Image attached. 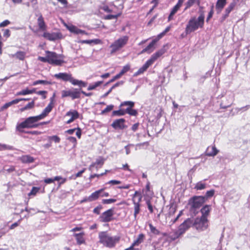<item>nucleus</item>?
<instances>
[{"mask_svg": "<svg viewBox=\"0 0 250 250\" xmlns=\"http://www.w3.org/2000/svg\"><path fill=\"white\" fill-rule=\"evenodd\" d=\"M99 243L104 246L112 248L115 247L119 243L120 237L119 236H111L106 231H101L99 233Z\"/></svg>", "mask_w": 250, "mask_h": 250, "instance_id": "1", "label": "nucleus"}, {"mask_svg": "<svg viewBox=\"0 0 250 250\" xmlns=\"http://www.w3.org/2000/svg\"><path fill=\"white\" fill-rule=\"evenodd\" d=\"M205 16L203 12L201 13L198 18L192 17L187 25L185 32L187 34L191 33L197 30L199 28H202L204 24Z\"/></svg>", "mask_w": 250, "mask_h": 250, "instance_id": "2", "label": "nucleus"}, {"mask_svg": "<svg viewBox=\"0 0 250 250\" xmlns=\"http://www.w3.org/2000/svg\"><path fill=\"white\" fill-rule=\"evenodd\" d=\"M41 120L40 117L38 115L29 117L26 118L24 122L18 124L16 126V129L19 132L23 133L24 132L23 129L25 128H36L39 125L38 122Z\"/></svg>", "mask_w": 250, "mask_h": 250, "instance_id": "3", "label": "nucleus"}, {"mask_svg": "<svg viewBox=\"0 0 250 250\" xmlns=\"http://www.w3.org/2000/svg\"><path fill=\"white\" fill-rule=\"evenodd\" d=\"M193 220L191 218H188L181 224L178 230H176L171 235V238L175 240L183 234L188 229L193 226Z\"/></svg>", "mask_w": 250, "mask_h": 250, "instance_id": "4", "label": "nucleus"}, {"mask_svg": "<svg viewBox=\"0 0 250 250\" xmlns=\"http://www.w3.org/2000/svg\"><path fill=\"white\" fill-rule=\"evenodd\" d=\"M46 54H48V63L55 65H61L63 62L64 56L62 55H58L54 52L46 51Z\"/></svg>", "mask_w": 250, "mask_h": 250, "instance_id": "5", "label": "nucleus"}, {"mask_svg": "<svg viewBox=\"0 0 250 250\" xmlns=\"http://www.w3.org/2000/svg\"><path fill=\"white\" fill-rule=\"evenodd\" d=\"M128 37L124 36L115 41L110 46L111 53H114L123 48L127 42Z\"/></svg>", "mask_w": 250, "mask_h": 250, "instance_id": "6", "label": "nucleus"}, {"mask_svg": "<svg viewBox=\"0 0 250 250\" xmlns=\"http://www.w3.org/2000/svg\"><path fill=\"white\" fill-rule=\"evenodd\" d=\"M205 202V197L202 196H195L189 201L191 208L196 209L200 208Z\"/></svg>", "mask_w": 250, "mask_h": 250, "instance_id": "7", "label": "nucleus"}, {"mask_svg": "<svg viewBox=\"0 0 250 250\" xmlns=\"http://www.w3.org/2000/svg\"><path fill=\"white\" fill-rule=\"evenodd\" d=\"M208 219L204 217L197 218L193 221V227L199 231L206 229L208 227Z\"/></svg>", "mask_w": 250, "mask_h": 250, "instance_id": "8", "label": "nucleus"}, {"mask_svg": "<svg viewBox=\"0 0 250 250\" xmlns=\"http://www.w3.org/2000/svg\"><path fill=\"white\" fill-rule=\"evenodd\" d=\"M70 97L72 100L80 98L81 97V90L73 88V90H62V97Z\"/></svg>", "mask_w": 250, "mask_h": 250, "instance_id": "9", "label": "nucleus"}, {"mask_svg": "<svg viewBox=\"0 0 250 250\" xmlns=\"http://www.w3.org/2000/svg\"><path fill=\"white\" fill-rule=\"evenodd\" d=\"M114 210L110 208L104 212L99 217L100 221L104 223H107L113 220Z\"/></svg>", "mask_w": 250, "mask_h": 250, "instance_id": "10", "label": "nucleus"}, {"mask_svg": "<svg viewBox=\"0 0 250 250\" xmlns=\"http://www.w3.org/2000/svg\"><path fill=\"white\" fill-rule=\"evenodd\" d=\"M125 120L123 118L115 120L111 124V126L115 129H123L126 128L125 125Z\"/></svg>", "mask_w": 250, "mask_h": 250, "instance_id": "11", "label": "nucleus"}, {"mask_svg": "<svg viewBox=\"0 0 250 250\" xmlns=\"http://www.w3.org/2000/svg\"><path fill=\"white\" fill-rule=\"evenodd\" d=\"M165 49L162 48L156 53H154L146 62L151 65L154 62L157 60L159 57L163 55L165 53Z\"/></svg>", "mask_w": 250, "mask_h": 250, "instance_id": "12", "label": "nucleus"}, {"mask_svg": "<svg viewBox=\"0 0 250 250\" xmlns=\"http://www.w3.org/2000/svg\"><path fill=\"white\" fill-rule=\"evenodd\" d=\"M62 35L60 33H48V32H44L43 33V36L50 40V41H55L57 39H59L61 38Z\"/></svg>", "mask_w": 250, "mask_h": 250, "instance_id": "13", "label": "nucleus"}, {"mask_svg": "<svg viewBox=\"0 0 250 250\" xmlns=\"http://www.w3.org/2000/svg\"><path fill=\"white\" fill-rule=\"evenodd\" d=\"M184 2V0H178L177 4L173 7L170 13L168 16V20L169 21H171L174 15L178 11L179 8L181 7Z\"/></svg>", "mask_w": 250, "mask_h": 250, "instance_id": "14", "label": "nucleus"}, {"mask_svg": "<svg viewBox=\"0 0 250 250\" xmlns=\"http://www.w3.org/2000/svg\"><path fill=\"white\" fill-rule=\"evenodd\" d=\"M219 152L218 150L215 147V145L209 146L206 149V155L209 157H214L216 156Z\"/></svg>", "mask_w": 250, "mask_h": 250, "instance_id": "15", "label": "nucleus"}, {"mask_svg": "<svg viewBox=\"0 0 250 250\" xmlns=\"http://www.w3.org/2000/svg\"><path fill=\"white\" fill-rule=\"evenodd\" d=\"M66 116L70 117V119L68 120L66 123L69 124L73 122L75 119H78L79 117V114L76 110H72L67 112L66 114Z\"/></svg>", "mask_w": 250, "mask_h": 250, "instance_id": "16", "label": "nucleus"}, {"mask_svg": "<svg viewBox=\"0 0 250 250\" xmlns=\"http://www.w3.org/2000/svg\"><path fill=\"white\" fill-rule=\"evenodd\" d=\"M72 75L71 74H68L66 73H59L58 74H56L54 75V77L59 80H62L63 81H70V78L71 77Z\"/></svg>", "mask_w": 250, "mask_h": 250, "instance_id": "17", "label": "nucleus"}, {"mask_svg": "<svg viewBox=\"0 0 250 250\" xmlns=\"http://www.w3.org/2000/svg\"><path fill=\"white\" fill-rule=\"evenodd\" d=\"M236 3L232 2L230 3L229 5L225 9V14L222 17L221 21H224L229 15L231 11L234 9Z\"/></svg>", "mask_w": 250, "mask_h": 250, "instance_id": "18", "label": "nucleus"}, {"mask_svg": "<svg viewBox=\"0 0 250 250\" xmlns=\"http://www.w3.org/2000/svg\"><path fill=\"white\" fill-rule=\"evenodd\" d=\"M66 27L67 29L72 33H74L76 34H86L85 31L80 29L75 26L71 25L67 26Z\"/></svg>", "mask_w": 250, "mask_h": 250, "instance_id": "19", "label": "nucleus"}, {"mask_svg": "<svg viewBox=\"0 0 250 250\" xmlns=\"http://www.w3.org/2000/svg\"><path fill=\"white\" fill-rule=\"evenodd\" d=\"M227 3V0H217L215 8L217 13H220Z\"/></svg>", "mask_w": 250, "mask_h": 250, "instance_id": "20", "label": "nucleus"}, {"mask_svg": "<svg viewBox=\"0 0 250 250\" xmlns=\"http://www.w3.org/2000/svg\"><path fill=\"white\" fill-rule=\"evenodd\" d=\"M103 191V189H99L92 193L89 197H88L89 202L97 200L100 197V193H102Z\"/></svg>", "mask_w": 250, "mask_h": 250, "instance_id": "21", "label": "nucleus"}, {"mask_svg": "<svg viewBox=\"0 0 250 250\" xmlns=\"http://www.w3.org/2000/svg\"><path fill=\"white\" fill-rule=\"evenodd\" d=\"M69 82L74 85H78L80 87H85L86 86V83L85 82L81 80L75 79L72 76Z\"/></svg>", "mask_w": 250, "mask_h": 250, "instance_id": "22", "label": "nucleus"}, {"mask_svg": "<svg viewBox=\"0 0 250 250\" xmlns=\"http://www.w3.org/2000/svg\"><path fill=\"white\" fill-rule=\"evenodd\" d=\"M142 196L140 192L138 191H136L132 197V201L133 204L135 203H138L140 204V202L142 201Z\"/></svg>", "mask_w": 250, "mask_h": 250, "instance_id": "23", "label": "nucleus"}, {"mask_svg": "<svg viewBox=\"0 0 250 250\" xmlns=\"http://www.w3.org/2000/svg\"><path fill=\"white\" fill-rule=\"evenodd\" d=\"M156 41L153 40L147 47H146L141 51V53H144L145 52L150 53L151 52H152L154 50V46L156 43Z\"/></svg>", "mask_w": 250, "mask_h": 250, "instance_id": "24", "label": "nucleus"}, {"mask_svg": "<svg viewBox=\"0 0 250 250\" xmlns=\"http://www.w3.org/2000/svg\"><path fill=\"white\" fill-rule=\"evenodd\" d=\"M84 233L81 232L79 233H74L73 236L75 237L77 243L79 245L84 243L85 240L83 238Z\"/></svg>", "mask_w": 250, "mask_h": 250, "instance_id": "25", "label": "nucleus"}, {"mask_svg": "<svg viewBox=\"0 0 250 250\" xmlns=\"http://www.w3.org/2000/svg\"><path fill=\"white\" fill-rule=\"evenodd\" d=\"M145 239V235L143 233H141L139 234L137 238L133 242L132 245L130 246L132 247V248H134L135 246H138L141 243H142Z\"/></svg>", "mask_w": 250, "mask_h": 250, "instance_id": "26", "label": "nucleus"}, {"mask_svg": "<svg viewBox=\"0 0 250 250\" xmlns=\"http://www.w3.org/2000/svg\"><path fill=\"white\" fill-rule=\"evenodd\" d=\"M150 66V65L146 62V63L134 74V76H137L143 73Z\"/></svg>", "mask_w": 250, "mask_h": 250, "instance_id": "27", "label": "nucleus"}, {"mask_svg": "<svg viewBox=\"0 0 250 250\" xmlns=\"http://www.w3.org/2000/svg\"><path fill=\"white\" fill-rule=\"evenodd\" d=\"M211 207L209 205H206L201 209V212L202 213V216L201 217L205 218V219H207V216L209 214V213L210 211Z\"/></svg>", "mask_w": 250, "mask_h": 250, "instance_id": "28", "label": "nucleus"}, {"mask_svg": "<svg viewBox=\"0 0 250 250\" xmlns=\"http://www.w3.org/2000/svg\"><path fill=\"white\" fill-rule=\"evenodd\" d=\"M54 106L48 104V105L44 109L42 114L38 115L40 117L41 120L46 117L48 114L51 111Z\"/></svg>", "mask_w": 250, "mask_h": 250, "instance_id": "29", "label": "nucleus"}, {"mask_svg": "<svg viewBox=\"0 0 250 250\" xmlns=\"http://www.w3.org/2000/svg\"><path fill=\"white\" fill-rule=\"evenodd\" d=\"M20 160L23 163H31L34 162V158L29 155H23Z\"/></svg>", "mask_w": 250, "mask_h": 250, "instance_id": "30", "label": "nucleus"}, {"mask_svg": "<svg viewBox=\"0 0 250 250\" xmlns=\"http://www.w3.org/2000/svg\"><path fill=\"white\" fill-rule=\"evenodd\" d=\"M11 57H16L20 60H23L25 57V53L22 51H19L14 54L10 55Z\"/></svg>", "mask_w": 250, "mask_h": 250, "instance_id": "31", "label": "nucleus"}, {"mask_svg": "<svg viewBox=\"0 0 250 250\" xmlns=\"http://www.w3.org/2000/svg\"><path fill=\"white\" fill-rule=\"evenodd\" d=\"M100 40L99 39H94V40H82L80 41V42L82 43H86L90 44L92 43L94 44H99L100 42Z\"/></svg>", "mask_w": 250, "mask_h": 250, "instance_id": "32", "label": "nucleus"}, {"mask_svg": "<svg viewBox=\"0 0 250 250\" xmlns=\"http://www.w3.org/2000/svg\"><path fill=\"white\" fill-rule=\"evenodd\" d=\"M104 164V160L102 158L98 159L96 160L95 163L92 164L89 167V169L90 170H92V168L95 167V165H100L102 166Z\"/></svg>", "mask_w": 250, "mask_h": 250, "instance_id": "33", "label": "nucleus"}, {"mask_svg": "<svg viewBox=\"0 0 250 250\" xmlns=\"http://www.w3.org/2000/svg\"><path fill=\"white\" fill-rule=\"evenodd\" d=\"M103 81H98L95 83L93 84H90L87 88L88 90H92L95 89L96 87L99 86L102 83Z\"/></svg>", "mask_w": 250, "mask_h": 250, "instance_id": "34", "label": "nucleus"}, {"mask_svg": "<svg viewBox=\"0 0 250 250\" xmlns=\"http://www.w3.org/2000/svg\"><path fill=\"white\" fill-rule=\"evenodd\" d=\"M38 22L39 28L42 30H44L45 23L42 16H41L38 19Z\"/></svg>", "mask_w": 250, "mask_h": 250, "instance_id": "35", "label": "nucleus"}, {"mask_svg": "<svg viewBox=\"0 0 250 250\" xmlns=\"http://www.w3.org/2000/svg\"><path fill=\"white\" fill-rule=\"evenodd\" d=\"M133 205L134 208V219H136L137 214H139L140 211V204L135 203V204Z\"/></svg>", "mask_w": 250, "mask_h": 250, "instance_id": "36", "label": "nucleus"}, {"mask_svg": "<svg viewBox=\"0 0 250 250\" xmlns=\"http://www.w3.org/2000/svg\"><path fill=\"white\" fill-rule=\"evenodd\" d=\"M126 114L125 109H120L118 110H114L112 112V116H123Z\"/></svg>", "mask_w": 250, "mask_h": 250, "instance_id": "37", "label": "nucleus"}, {"mask_svg": "<svg viewBox=\"0 0 250 250\" xmlns=\"http://www.w3.org/2000/svg\"><path fill=\"white\" fill-rule=\"evenodd\" d=\"M206 188V184L203 183L202 181L198 182L195 187V188L197 190H202L205 189Z\"/></svg>", "mask_w": 250, "mask_h": 250, "instance_id": "38", "label": "nucleus"}, {"mask_svg": "<svg viewBox=\"0 0 250 250\" xmlns=\"http://www.w3.org/2000/svg\"><path fill=\"white\" fill-rule=\"evenodd\" d=\"M131 108L132 107H127L125 109L126 113H128L131 116H136L138 114L137 111L135 109H132Z\"/></svg>", "mask_w": 250, "mask_h": 250, "instance_id": "39", "label": "nucleus"}, {"mask_svg": "<svg viewBox=\"0 0 250 250\" xmlns=\"http://www.w3.org/2000/svg\"><path fill=\"white\" fill-rule=\"evenodd\" d=\"M34 102L33 101L30 103H29L27 105H26L23 107L21 108V111H23L25 110L29 109L32 108L34 106Z\"/></svg>", "mask_w": 250, "mask_h": 250, "instance_id": "40", "label": "nucleus"}, {"mask_svg": "<svg viewBox=\"0 0 250 250\" xmlns=\"http://www.w3.org/2000/svg\"><path fill=\"white\" fill-rule=\"evenodd\" d=\"M39 84L47 85L50 84V83L45 80H37L33 82V85H36Z\"/></svg>", "mask_w": 250, "mask_h": 250, "instance_id": "41", "label": "nucleus"}, {"mask_svg": "<svg viewBox=\"0 0 250 250\" xmlns=\"http://www.w3.org/2000/svg\"><path fill=\"white\" fill-rule=\"evenodd\" d=\"M13 146L5 144H0V151L5 150H12Z\"/></svg>", "mask_w": 250, "mask_h": 250, "instance_id": "42", "label": "nucleus"}, {"mask_svg": "<svg viewBox=\"0 0 250 250\" xmlns=\"http://www.w3.org/2000/svg\"><path fill=\"white\" fill-rule=\"evenodd\" d=\"M130 69V66L128 64H127L123 67L120 72L119 74L121 77L125 73L127 72Z\"/></svg>", "mask_w": 250, "mask_h": 250, "instance_id": "43", "label": "nucleus"}, {"mask_svg": "<svg viewBox=\"0 0 250 250\" xmlns=\"http://www.w3.org/2000/svg\"><path fill=\"white\" fill-rule=\"evenodd\" d=\"M149 227L150 228V231L156 235H158L160 233V231L151 224H149Z\"/></svg>", "mask_w": 250, "mask_h": 250, "instance_id": "44", "label": "nucleus"}, {"mask_svg": "<svg viewBox=\"0 0 250 250\" xmlns=\"http://www.w3.org/2000/svg\"><path fill=\"white\" fill-rule=\"evenodd\" d=\"M215 193V190L214 189H211L208 191H207L205 196H204L205 197V201L208 198L211 197L213 196L214 194Z\"/></svg>", "mask_w": 250, "mask_h": 250, "instance_id": "45", "label": "nucleus"}, {"mask_svg": "<svg viewBox=\"0 0 250 250\" xmlns=\"http://www.w3.org/2000/svg\"><path fill=\"white\" fill-rule=\"evenodd\" d=\"M128 106V107H132L134 105V103L131 101H125L121 103L120 106Z\"/></svg>", "mask_w": 250, "mask_h": 250, "instance_id": "46", "label": "nucleus"}, {"mask_svg": "<svg viewBox=\"0 0 250 250\" xmlns=\"http://www.w3.org/2000/svg\"><path fill=\"white\" fill-rule=\"evenodd\" d=\"M113 107H114V105L112 104L107 105L106 106V107L104 110L102 111L101 114H104L107 112L110 111L111 110H112L113 109Z\"/></svg>", "mask_w": 250, "mask_h": 250, "instance_id": "47", "label": "nucleus"}, {"mask_svg": "<svg viewBox=\"0 0 250 250\" xmlns=\"http://www.w3.org/2000/svg\"><path fill=\"white\" fill-rule=\"evenodd\" d=\"M196 0H188L186 3V7L185 8V10L189 8L191 6H192L193 4L195 2Z\"/></svg>", "mask_w": 250, "mask_h": 250, "instance_id": "48", "label": "nucleus"}, {"mask_svg": "<svg viewBox=\"0 0 250 250\" xmlns=\"http://www.w3.org/2000/svg\"><path fill=\"white\" fill-rule=\"evenodd\" d=\"M39 188L37 187H33L30 192L28 194V196L35 195L39 191Z\"/></svg>", "mask_w": 250, "mask_h": 250, "instance_id": "49", "label": "nucleus"}, {"mask_svg": "<svg viewBox=\"0 0 250 250\" xmlns=\"http://www.w3.org/2000/svg\"><path fill=\"white\" fill-rule=\"evenodd\" d=\"M48 139L49 140H52L55 142L56 143H58L60 142V138L58 136L56 135H54L52 136H49Z\"/></svg>", "mask_w": 250, "mask_h": 250, "instance_id": "50", "label": "nucleus"}, {"mask_svg": "<svg viewBox=\"0 0 250 250\" xmlns=\"http://www.w3.org/2000/svg\"><path fill=\"white\" fill-rule=\"evenodd\" d=\"M116 201V199H103L102 203L104 204H109L114 203Z\"/></svg>", "mask_w": 250, "mask_h": 250, "instance_id": "51", "label": "nucleus"}, {"mask_svg": "<svg viewBox=\"0 0 250 250\" xmlns=\"http://www.w3.org/2000/svg\"><path fill=\"white\" fill-rule=\"evenodd\" d=\"M120 15V14H118L117 15H107L105 19L106 20H112V19H116L118 17H119Z\"/></svg>", "mask_w": 250, "mask_h": 250, "instance_id": "52", "label": "nucleus"}, {"mask_svg": "<svg viewBox=\"0 0 250 250\" xmlns=\"http://www.w3.org/2000/svg\"><path fill=\"white\" fill-rule=\"evenodd\" d=\"M27 94H30L29 89H28L22 90L17 93V95H25Z\"/></svg>", "mask_w": 250, "mask_h": 250, "instance_id": "53", "label": "nucleus"}, {"mask_svg": "<svg viewBox=\"0 0 250 250\" xmlns=\"http://www.w3.org/2000/svg\"><path fill=\"white\" fill-rule=\"evenodd\" d=\"M103 207L101 205H99L96 207L94 209L93 212L94 213L97 214H99L100 213L101 210L102 209Z\"/></svg>", "mask_w": 250, "mask_h": 250, "instance_id": "54", "label": "nucleus"}, {"mask_svg": "<svg viewBox=\"0 0 250 250\" xmlns=\"http://www.w3.org/2000/svg\"><path fill=\"white\" fill-rule=\"evenodd\" d=\"M38 60L43 62H48V54H46V56L45 57H38Z\"/></svg>", "mask_w": 250, "mask_h": 250, "instance_id": "55", "label": "nucleus"}, {"mask_svg": "<svg viewBox=\"0 0 250 250\" xmlns=\"http://www.w3.org/2000/svg\"><path fill=\"white\" fill-rule=\"evenodd\" d=\"M21 220V219L19 220L17 222H15V223H13V224H12L9 227V229H13L14 228H15L16 227H17V226H18L20 225Z\"/></svg>", "mask_w": 250, "mask_h": 250, "instance_id": "56", "label": "nucleus"}, {"mask_svg": "<svg viewBox=\"0 0 250 250\" xmlns=\"http://www.w3.org/2000/svg\"><path fill=\"white\" fill-rule=\"evenodd\" d=\"M36 93L38 95H42V99H45L46 98V96H45V94L47 93V91H39L36 92Z\"/></svg>", "mask_w": 250, "mask_h": 250, "instance_id": "57", "label": "nucleus"}, {"mask_svg": "<svg viewBox=\"0 0 250 250\" xmlns=\"http://www.w3.org/2000/svg\"><path fill=\"white\" fill-rule=\"evenodd\" d=\"M11 105H11L10 102L7 103L1 107L0 111H3V110L7 109L9 107H10Z\"/></svg>", "mask_w": 250, "mask_h": 250, "instance_id": "58", "label": "nucleus"}, {"mask_svg": "<svg viewBox=\"0 0 250 250\" xmlns=\"http://www.w3.org/2000/svg\"><path fill=\"white\" fill-rule=\"evenodd\" d=\"M121 183V182L120 181L116 180H112L108 181L107 183V184H111L113 185H118V184H120Z\"/></svg>", "mask_w": 250, "mask_h": 250, "instance_id": "59", "label": "nucleus"}, {"mask_svg": "<svg viewBox=\"0 0 250 250\" xmlns=\"http://www.w3.org/2000/svg\"><path fill=\"white\" fill-rule=\"evenodd\" d=\"M10 23V21L6 20L0 23V27H5Z\"/></svg>", "mask_w": 250, "mask_h": 250, "instance_id": "60", "label": "nucleus"}, {"mask_svg": "<svg viewBox=\"0 0 250 250\" xmlns=\"http://www.w3.org/2000/svg\"><path fill=\"white\" fill-rule=\"evenodd\" d=\"M67 140L72 143L74 144V145L75 146L77 143V140L74 137H69L67 138Z\"/></svg>", "mask_w": 250, "mask_h": 250, "instance_id": "61", "label": "nucleus"}, {"mask_svg": "<svg viewBox=\"0 0 250 250\" xmlns=\"http://www.w3.org/2000/svg\"><path fill=\"white\" fill-rule=\"evenodd\" d=\"M24 210L27 212L28 213H35L36 212V210L34 208H28L27 207L25 208Z\"/></svg>", "mask_w": 250, "mask_h": 250, "instance_id": "62", "label": "nucleus"}, {"mask_svg": "<svg viewBox=\"0 0 250 250\" xmlns=\"http://www.w3.org/2000/svg\"><path fill=\"white\" fill-rule=\"evenodd\" d=\"M4 170L6 171L7 172L10 173V172H12L15 171V167H14V166H11L8 168H6V167H4Z\"/></svg>", "mask_w": 250, "mask_h": 250, "instance_id": "63", "label": "nucleus"}, {"mask_svg": "<svg viewBox=\"0 0 250 250\" xmlns=\"http://www.w3.org/2000/svg\"><path fill=\"white\" fill-rule=\"evenodd\" d=\"M10 36V31L9 29H7L4 30L3 33V36L6 38H8Z\"/></svg>", "mask_w": 250, "mask_h": 250, "instance_id": "64", "label": "nucleus"}]
</instances>
